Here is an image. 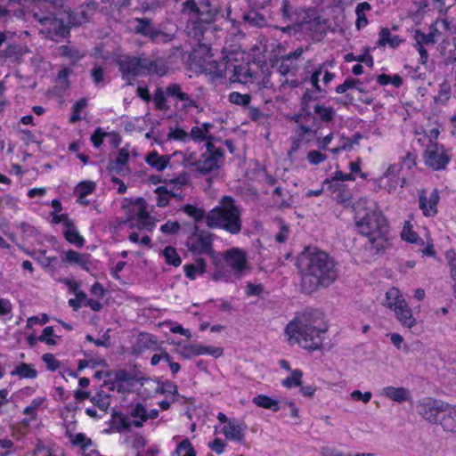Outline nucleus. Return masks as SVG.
<instances>
[{
  "instance_id": "48",
  "label": "nucleus",
  "mask_w": 456,
  "mask_h": 456,
  "mask_svg": "<svg viewBox=\"0 0 456 456\" xmlns=\"http://www.w3.org/2000/svg\"><path fill=\"white\" fill-rule=\"evenodd\" d=\"M231 278V272L225 270L218 264H215V268L211 273V279L215 281H228Z\"/></svg>"
},
{
  "instance_id": "41",
  "label": "nucleus",
  "mask_w": 456,
  "mask_h": 456,
  "mask_svg": "<svg viewBox=\"0 0 456 456\" xmlns=\"http://www.w3.org/2000/svg\"><path fill=\"white\" fill-rule=\"evenodd\" d=\"M131 416L134 418L133 424L135 427H141L148 419V411L142 404H136L132 409Z\"/></svg>"
},
{
  "instance_id": "62",
  "label": "nucleus",
  "mask_w": 456,
  "mask_h": 456,
  "mask_svg": "<svg viewBox=\"0 0 456 456\" xmlns=\"http://www.w3.org/2000/svg\"><path fill=\"white\" fill-rule=\"evenodd\" d=\"M180 229V224L176 221H167L166 224H162L160 227V231L163 233L167 234H175Z\"/></svg>"
},
{
  "instance_id": "43",
  "label": "nucleus",
  "mask_w": 456,
  "mask_h": 456,
  "mask_svg": "<svg viewBox=\"0 0 456 456\" xmlns=\"http://www.w3.org/2000/svg\"><path fill=\"white\" fill-rule=\"evenodd\" d=\"M176 353L185 359H190L199 355L198 344L196 345H182L177 343Z\"/></svg>"
},
{
  "instance_id": "58",
  "label": "nucleus",
  "mask_w": 456,
  "mask_h": 456,
  "mask_svg": "<svg viewBox=\"0 0 456 456\" xmlns=\"http://www.w3.org/2000/svg\"><path fill=\"white\" fill-rule=\"evenodd\" d=\"M264 291V287L260 283L248 282L245 289V293L248 297L260 296Z\"/></svg>"
},
{
  "instance_id": "20",
  "label": "nucleus",
  "mask_w": 456,
  "mask_h": 456,
  "mask_svg": "<svg viewBox=\"0 0 456 456\" xmlns=\"http://www.w3.org/2000/svg\"><path fill=\"white\" fill-rule=\"evenodd\" d=\"M380 395L398 403L410 402L411 400V391L403 387H384L380 391Z\"/></svg>"
},
{
  "instance_id": "38",
  "label": "nucleus",
  "mask_w": 456,
  "mask_h": 456,
  "mask_svg": "<svg viewBox=\"0 0 456 456\" xmlns=\"http://www.w3.org/2000/svg\"><path fill=\"white\" fill-rule=\"evenodd\" d=\"M46 398L45 396H37L34 398L31 403L24 408L23 413L30 417V420L37 419V411L44 405Z\"/></svg>"
},
{
  "instance_id": "27",
  "label": "nucleus",
  "mask_w": 456,
  "mask_h": 456,
  "mask_svg": "<svg viewBox=\"0 0 456 456\" xmlns=\"http://www.w3.org/2000/svg\"><path fill=\"white\" fill-rule=\"evenodd\" d=\"M322 75V81L325 85L329 84L333 78L334 74L328 71L323 70L322 67H319L310 77L309 82L312 86L314 88L315 92H322V89L319 86L320 76Z\"/></svg>"
},
{
  "instance_id": "25",
  "label": "nucleus",
  "mask_w": 456,
  "mask_h": 456,
  "mask_svg": "<svg viewBox=\"0 0 456 456\" xmlns=\"http://www.w3.org/2000/svg\"><path fill=\"white\" fill-rule=\"evenodd\" d=\"M403 42V38H401L397 35H392L388 28H383L380 29L379 34V46L389 45L392 48H396Z\"/></svg>"
},
{
  "instance_id": "59",
  "label": "nucleus",
  "mask_w": 456,
  "mask_h": 456,
  "mask_svg": "<svg viewBox=\"0 0 456 456\" xmlns=\"http://www.w3.org/2000/svg\"><path fill=\"white\" fill-rule=\"evenodd\" d=\"M306 159L312 165H318L326 159V156L319 151L313 150L307 153Z\"/></svg>"
},
{
  "instance_id": "5",
  "label": "nucleus",
  "mask_w": 456,
  "mask_h": 456,
  "mask_svg": "<svg viewBox=\"0 0 456 456\" xmlns=\"http://www.w3.org/2000/svg\"><path fill=\"white\" fill-rule=\"evenodd\" d=\"M382 306L394 313L395 319L408 329H411L417 324V319L412 314V310L406 302L403 293L395 287L388 289L384 297L380 299Z\"/></svg>"
},
{
  "instance_id": "14",
  "label": "nucleus",
  "mask_w": 456,
  "mask_h": 456,
  "mask_svg": "<svg viewBox=\"0 0 456 456\" xmlns=\"http://www.w3.org/2000/svg\"><path fill=\"white\" fill-rule=\"evenodd\" d=\"M223 163V153L220 150L215 149L211 142L207 143V151L195 163L196 169L207 175L220 167Z\"/></svg>"
},
{
  "instance_id": "6",
  "label": "nucleus",
  "mask_w": 456,
  "mask_h": 456,
  "mask_svg": "<svg viewBox=\"0 0 456 456\" xmlns=\"http://www.w3.org/2000/svg\"><path fill=\"white\" fill-rule=\"evenodd\" d=\"M118 63L123 78L128 85L133 84L136 76L146 72L155 73L159 76H163L166 73V68L159 61L153 62L146 59L124 56Z\"/></svg>"
},
{
  "instance_id": "35",
  "label": "nucleus",
  "mask_w": 456,
  "mask_h": 456,
  "mask_svg": "<svg viewBox=\"0 0 456 456\" xmlns=\"http://www.w3.org/2000/svg\"><path fill=\"white\" fill-rule=\"evenodd\" d=\"M253 77L248 65L234 66L233 74L231 77L232 81H237L242 84H247Z\"/></svg>"
},
{
  "instance_id": "33",
  "label": "nucleus",
  "mask_w": 456,
  "mask_h": 456,
  "mask_svg": "<svg viewBox=\"0 0 456 456\" xmlns=\"http://www.w3.org/2000/svg\"><path fill=\"white\" fill-rule=\"evenodd\" d=\"M401 237L404 241H407L409 243H413L417 245H423V240L419 237L417 232L413 230V225L411 223V221H405L402 232Z\"/></svg>"
},
{
  "instance_id": "60",
  "label": "nucleus",
  "mask_w": 456,
  "mask_h": 456,
  "mask_svg": "<svg viewBox=\"0 0 456 456\" xmlns=\"http://www.w3.org/2000/svg\"><path fill=\"white\" fill-rule=\"evenodd\" d=\"M49 322V317L46 314H42L40 316H32L27 320V328L31 329L35 325H44Z\"/></svg>"
},
{
  "instance_id": "11",
  "label": "nucleus",
  "mask_w": 456,
  "mask_h": 456,
  "mask_svg": "<svg viewBox=\"0 0 456 456\" xmlns=\"http://www.w3.org/2000/svg\"><path fill=\"white\" fill-rule=\"evenodd\" d=\"M183 12L200 26V23L212 22L217 13V9L210 6V0H203L200 5L194 0H189L184 3Z\"/></svg>"
},
{
  "instance_id": "32",
  "label": "nucleus",
  "mask_w": 456,
  "mask_h": 456,
  "mask_svg": "<svg viewBox=\"0 0 456 456\" xmlns=\"http://www.w3.org/2000/svg\"><path fill=\"white\" fill-rule=\"evenodd\" d=\"M252 402L260 408L271 410L273 411H278L280 410L277 400L263 394L255 396L252 399Z\"/></svg>"
},
{
  "instance_id": "10",
  "label": "nucleus",
  "mask_w": 456,
  "mask_h": 456,
  "mask_svg": "<svg viewBox=\"0 0 456 456\" xmlns=\"http://www.w3.org/2000/svg\"><path fill=\"white\" fill-rule=\"evenodd\" d=\"M352 174H345L342 171H336L331 178L323 182L326 192L332 196L338 202H346L350 198V191L343 183L345 181H354Z\"/></svg>"
},
{
  "instance_id": "26",
  "label": "nucleus",
  "mask_w": 456,
  "mask_h": 456,
  "mask_svg": "<svg viewBox=\"0 0 456 456\" xmlns=\"http://www.w3.org/2000/svg\"><path fill=\"white\" fill-rule=\"evenodd\" d=\"M183 268L185 275L191 280H195L205 273L207 265L203 258H197L193 264L186 265Z\"/></svg>"
},
{
  "instance_id": "31",
  "label": "nucleus",
  "mask_w": 456,
  "mask_h": 456,
  "mask_svg": "<svg viewBox=\"0 0 456 456\" xmlns=\"http://www.w3.org/2000/svg\"><path fill=\"white\" fill-rule=\"evenodd\" d=\"M64 238L74 246L82 248L85 244V239L80 235L78 231L72 223L70 225L65 228L63 232Z\"/></svg>"
},
{
  "instance_id": "24",
  "label": "nucleus",
  "mask_w": 456,
  "mask_h": 456,
  "mask_svg": "<svg viewBox=\"0 0 456 456\" xmlns=\"http://www.w3.org/2000/svg\"><path fill=\"white\" fill-rule=\"evenodd\" d=\"M169 155H159L156 151L150 152L146 158V163L157 171H163L170 163Z\"/></svg>"
},
{
  "instance_id": "37",
  "label": "nucleus",
  "mask_w": 456,
  "mask_h": 456,
  "mask_svg": "<svg viewBox=\"0 0 456 456\" xmlns=\"http://www.w3.org/2000/svg\"><path fill=\"white\" fill-rule=\"evenodd\" d=\"M314 113L322 122L330 121L335 115V111L332 107L321 103H316L314 106Z\"/></svg>"
},
{
  "instance_id": "40",
  "label": "nucleus",
  "mask_w": 456,
  "mask_h": 456,
  "mask_svg": "<svg viewBox=\"0 0 456 456\" xmlns=\"http://www.w3.org/2000/svg\"><path fill=\"white\" fill-rule=\"evenodd\" d=\"M91 402L94 407H97L99 411L104 414L110 405V396L102 392H99L94 395Z\"/></svg>"
},
{
  "instance_id": "17",
  "label": "nucleus",
  "mask_w": 456,
  "mask_h": 456,
  "mask_svg": "<svg viewBox=\"0 0 456 456\" xmlns=\"http://www.w3.org/2000/svg\"><path fill=\"white\" fill-rule=\"evenodd\" d=\"M246 431L247 426L242 421L235 419L221 428V432L227 440L238 444L244 442Z\"/></svg>"
},
{
  "instance_id": "2",
  "label": "nucleus",
  "mask_w": 456,
  "mask_h": 456,
  "mask_svg": "<svg viewBox=\"0 0 456 456\" xmlns=\"http://www.w3.org/2000/svg\"><path fill=\"white\" fill-rule=\"evenodd\" d=\"M328 324L319 311H305L297 315L285 327L286 340L291 346L314 351L321 348Z\"/></svg>"
},
{
  "instance_id": "51",
  "label": "nucleus",
  "mask_w": 456,
  "mask_h": 456,
  "mask_svg": "<svg viewBox=\"0 0 456 456\" xmlns=\"http://www.w3.org/2000/svg\"><path fill=\"white\" fill-rule=\"evenodd\" d=\"M155 192L158 195L157 205L161 208L167 206L172 196L167 188L164 186L158 187Z\"/></svg>"
},
{
  "instance_id": "29",
  "label": "nucleus",
  "mask_w": 456,
  "mask_h": 456,
  "mask_svg": "<svg viewBox=\"0 0 456 456\" xmlns=\"http://www.w3.org/2000/svg\"><path fill=\"white\" fill-rule=\"evenodd\" d=\"M133 378L125 370H118L114 374V386L119 391H127L133 386Z\"/></svg>"
},
{
  "instance_id": "49",
  "label": "nucleus",
  "mask_w": 456,
  "mask_h": 456,
  "mask_svg": "<svg viewBox=\"0 0 456 456\" xmlns=\"http://www.w3.org/2000/svg\"><path fill=\"white\" fill-rule=\"evenodd\" d=\"M0 318L4 321L12 318V305L9 299L0 298Z\"/></svg>"
},
{
  "instance_id": "3",
  "label": "nucleus",
  "mask_w": 456,
  "mask_h": 456,
  "mask_svg": "<svg viewBox=\"0 0 456 456\" xmlns=\"http://www.w3.org/2000/svg\"><path fill=\"white\" fill-rule=\"evenodd\" d=\"M299 266L302 272V286L312 292L319 287H328L338 277L333 259L324 251L307 248L300 256Z\"/></svg>"
},
{
  "instance_id": "1",
  "label": "nucleus",
  "mask_w": 456,
  "mask_h": 456,
  "mask_svg": "<svg viewBox=\"0 0 456 456\" xmlns=\"http://www.w3.org/2000/svg\"><path fill=\"white\" fill-rule=\"evenodd\" d=\"M354 209L356 228L360 234L368 239L361 259L370 263L390 246L388 222L372 200H360Z\"/></svg>"
},
{
  "instance_id": "56",
  "label": "nucleus",
  "mask_w": 456,
  "mask_h": 456,
  "mask_svg": "<svg viewBox=\"0 0 456 456\" xmlns=\"http://www.w3.org/2000/svg\"><path fill=\"white\" fill-rule=\"evenodd\" d=\"M372 397V394L370 391L362 393L360 390H354L350 394V398L355 402H362L363 403H368Z\"/></svg>"
},
{
  "instance_id": "61",
  "label": "nucleus",
  "mask_w": 456,
  "mask_h": 456,
  "mask_svg": "<svg viewBox=\"0 0 456 456\" xmlns=\"http://www.w3.org/2000/svg\"><path fill=\"white\" fill-rule=\"evenodd\" d=\"M42 360L45 363L47 369L50 370H55L61 365L60 362L52 354H45L42 356Z\"/></svg>"
},
{
  "instance_id": "52",
  "label": "nucleus",
  "mask_w": 456,
  "mask_h": 456,
  "mask_svg": "<svg viewBox=\"0 0 456 456\" xmlns=\"http://www.w3.org/2000/svg\"><path fill=\"white\" fill-rule=\"evenodd\" d=\"M414 40L415 44L419 45L434 44V34H425L417 29L414 32Z\"/></svg>"
},
{
  "instance_id": "30",
  "label": "nucleus",
  "mask_w": 456,
  "mask_h": 456,
  "mask_svg": "<svg viewBox=\"0 0 456 456\" xmlns=\"http://www.w3.org/2000/svg\"><path fill=\"white\" fill-rule=\"evenodd\" d=\"M371 10V6L367 2H362L357 4L355 8L356 21L355 27L358 30L365 28L368 25L366 13Z\"/></svg>"
},
{
  "instance_id": "16",
  "label": "nucleus",
  "mask_w": 456,
  "mask_h": 456,
  "mask_svg": "<svg viewBox=\"0 0 456 456\" xmlns=\"http://www.w3.org/2000/svg\"><path fill=\"white\" fill-rule=\"evenodd\" d=\"M187 247L195 255H211L212 239L208 232H195L189 238Z\"/></svg>"
},
{
  "instance_id": "36",
  "label": "nucleus",
  "mask_w": 456,
  "mask_h": 456,
  "mask_svg": "<svg viewBox=\"0 0 456 456\" xmlns=\"http://www.w3.org/2000/svg\"><path fill=\"white\" fill-rule=\"evenodd\" d=\"M303 371L299 369L291 370L287 378L282 379L281 385L289 389L300 387L302 384Z\"/></svg>"
},
{
  "instance_id": "4",
  "label": "nucleus",
  "mask_w": 456,
  "mask_h": 456,
  "mask_svg": "<svg viewBox=\"0 0 456 456\" xmlns=\"http://www.w3.org/2000/svg\"><path fill=\"white\" fill-rule=\"evenodd\" d=\"M240 213L230 197H224L220 205L206 216V224L212 228H223L231 233H238L241 228Z\"/></svg>"
},
{
  "instance_id": "8",
  "label": "nucleus",
  "mask_w": 456,
  "mask_h": 456,
  "mask_svg": "<svg viewBox=\"0 0 456 456\" xmlns=\"http://www.w3.org/2000/svg\"><path fill=\"white\" fill-rule=\"evenodd\" d=\"M213 54L210 48L206 45H200L193 51L192 60L196 61L201 72L208 74L213 77H223L228 69V61L223 59L217 62L212 60Z\"/></svg>"
},
{
  "instance_id": "57",
  "label": "nucleus",
  "mask_w": 456,
  "mask_h": 456,
  "mask_svg": "<svg viewBox=\"0 0 456 456\" xmlns=\"http://www.w3.org/2000/svg\"><path fill=\"white\" fill-rule=\"evenodd\" d=\"M183 211L196 221H200L205 217V213L201 208H196L192 205H186Z\"/></svg>"
},
{
  "instance_id": "55",
  "label": "nucleus",
  "mask_w": 456,
  "mask_h": 456,
  "mask_svg": "<svg viewBox=\"0 0 456 456\" xmlns=\"http://www.w3.org/2000/svg\"><path fill=\"white\" fill-rule=\"evenodd\" d=\"M167 139L186 142L190 139V135L181 128H171L168 132Z\"/></svg>"
},
{
  "instance_id": "15",
  "label": "nucleus",
  "mask_w": 456,
  "mask_h": 456,
  "mask_svg": "<svg viewBox=\"0 0 456 456\" xmlns=\"http://www.w3.org/2000/svg\"><path fill=\"white\" fill-rule=\"evenodd\" d=\"M425 164L434 170L445 168L450 161L444 147L436 142H429L424 153Z\"/></svg>"
},
{
  "instance_id": "63",
  "label": "nucleus",
  "mask_w": 456,
  "mask_h": 456,
  "mask_svg": "<svg viewBox=\"0 0 456 456\" xmlns=\"http://www.w3.org/2000/svg\"><path fill=\"white\" fill-rule=\"evenodd\" d=\"M445 258L451 269V274L456 276V253L454 250L450 249L445 252Z\"/></svg>"
},
{
  "instance_id": "12",
  "label": "nucleus",
  "mask_w": 456,
  "mask_h": 456,
  "mask_svg": "<svg viewBox=\"0 0 456 456\" xmlns=\"http://www.w3.org/2000/svg\"><path fill=\"white\" fill-rule=\"evenodd\" d=\"M446 403L432 397H425L418 401L416 409L425 420L432 424H439Z\"/></svg>"
},
{
  "instance_id": "13",
  "label": "nucleus",
  "mask_w": 456,
  "mask_h": 456,
  "mask_svg": "<svg viewBox=\"0 0 456 456\" xmlns=\"http://www.w3.org/2000/svg\"><path fill=\"white\" fill-rule=\"evenodd\" d=\"M401 163H386L381 167V174L373 180L378 188L391 192L396 189L401 178Z\"/></svg>"
},
{
  "instance_id": "42",
  "label": "nucleus",
  "mask_w": 456,
  "mask_h": 456,
  "mask_svg": "<svg viewBox=\"0 0 456 456\" xmlns=\"http://www.w3.org/2000/svg\"><path fill=\"white\" fill-rule=\"evenodd\" d=\"M58 338H60V336L55 334L52 326L45 327L39 336V341L48 346H56L58 343Z\"/></svg>"
},
{
  "instance_id": "22",
  "label": "nucleus",
  "mask_w": 456,
  "mask_h": 456,
  "mask_svg": "<svg viewBox=\"0 0 456 456\" xmlns=\"http://www.w3.org/2000/svg\"><path fill=\"white\" fill-rule=\"evenodd\" d=\"M439 424L445 432L456 434V404L446 403Z\"/></svg>"
},
{
  "instance_id": "7",
  "label": "nucleus",
  "mask_w": 456,
  "mask_h": 456,
  "mask_svg": "<svg viewBox=\"0 0 456 456\" xmlns=\"http://www.w3.org/2000/svg\"><path fill=\"white\" fill-rule=\"evenodd\" d=\"M122 208L127 216L128 220L132 222L133 227H137L140 231L151 232L155 225V220L150 216L146 202L139 198L134 200L124 199Z\"/></svg>"
},
{
  "instance_id": "23",
  "label": "nucleus",
  "mask_w": 456,
  "mask_h": 456,
  "mask_svg": "<svg viewBox=\"0 0 456 456\" xmlns=\"http://www.w3.org/2000/svg\"><path fill=\"white\" fill-rule=\"evenodd\" d=\"M96 189V183L89 180L82 181L77 184L74 190V194L77 197V201L80 205H88L89 200L86 197L92 194Z\"/></svg>"
},
{
  "instance_id": "54",
  "label": "nucleus",
  "mask_w": 456,
  "mask_h": 456,
  "mask_svg": "<svg viewBox=\"0 0 456 456\" xmlns=\"http://www.w3.org/2000/svg\"><path fill=\"white\" fill-rule=\"evenodd\" d=\"M229 100L232 103L246 106L250 102V96L248 94H242L238 92H232L229 95Z\"/></svg>"
},
{
  "instance_id": "64",
  "label": "nucleus",
  "mask_w": 456,
  "mask_h": 456,
  "mask_svg": "<svg viewBox=\"0 0 456 456\" xmlns=\"http://www.w3.org/2000/svg\"><path fill=\"white\" fill-rule=\"evenodd\" d=\"M321 456H346V452L334 447L324 446L321 449Z\"/></svg>"
},
{
  "instance_id": "19",
  "label": "nucleus",
  "mask_w": 456,
  "mask_h": 456,
  "mask_svg": "<svg viewBox=\"0 0 456 456\" xmlns=\"http://www.w3.org/2000/svg\"><path fill=\"white\" fill-rule=\"evenodd\" d=\"M62 262L70 265L80 266L83 270L88 273L93 271V264L90 256L86 254L79 253L77 251L69 249L63 253Z\"/></svg>"
},
{
  "instance_id": "50",
  "label": "nucleus",
  "mask_w": 456,
  "mask_h": 456,
  "mask_svg": "<svg viewBox=\"0 0 456 456\" xmlns=\"http://www.w3.org/2000/svg\"><path fill=\"white\" fill-rule=\"evenodd\" d=\"M198 352L199 355L208 354L212 355L216 358L220 357L223 354V348L211 346H203L198 344Z\"/></svg>"
},
{
  "instance_id": "34",
  "label": "nucleus",
  "mask_w": 456,
  "mask_h": 456,
  "mask_svg": "<svg viewBox=\"0 0 456 456\" xmlns=\"http://www.w3.org/2000/svg\"><path fill=\"white\" fill-rule=\"evenodd\" d=\"M213 126L208 123H203L200 126H194L191 130L190 138L194 141H207V143L210 142L211 136L209 135V129Z\"/></svg>"
},
{
  "instance_id": "53",
  "label": "nucleus",
  "mask_w": 456,
  "mask_h": 456,
  "mask_svg": "<svg viewBox=\"0 0 456 456\" xmlns=\"http://www.w3.org/2000/svg\"><path fill=\"white\" fill-rule=\"evenodd\" d=\"M129 240L133 243L139 244L140 246L143 247H150L151 246V238L146 235H141L139 232H133L129 235Z\"/></svg>"
},
{
  "instance_id": "9",
  "label": "nucleus",
  "mask_w": 456,
  "mask_h": 456,
  "mask_svg": "<svg viewBox=\"0 0 456 456\" xmlns=\"http://www.w3.org/2000/svg\"><path fill=\"white\" fill-rule=\"evenodd\" d=\"M223 259L238 279H240L251 269L248 253L243 248L234 247L227 249L223 254Z\"/></svg>"
},
{
  "instance_id": "18",
  "label": "nucleus",
  "mask_w": 456,
  "mask_h": 456,
  "mask_svg": "<svg viewBox=\"0 0 456 456\" xmlns=\"http://www.w3.org/2000/svg\"><path fill=\"white\" fill-rule=\"evenodd\" d=\"M439 200V193L436 189L428 196L426 194V191H420L419 195V208L425 216L431 217L436 215Z\"/></svg>"
},
{
  "instance_id": "47",
  "label": "nucleus",
  "mask_w": 456,
  "mask_h": 456,
  "mask_svg": "<svg viewBox=\"0 0 456 456\" xmlns=\"http://www.w3.org/2000/svg\"><path fill=\"white\" fill-rule=\"evenodd\" d=\"M295 58L289 55L282 58L280 61L279 71L281 75H287L293 72L296 69L297 64L295 63Z\"/></svg>"
},
{
  "instance_id": "39",
  "label": "nucleus",
  "mask_w": 456,
  "mask_h": 456,
  "mask_svg": "<svg viewBox=\"0 0 456 456\" xmlns=\"http://www.w3.org/2000/svg\"><path fill=\"white\" fill-rule=\"evenodd\" d=\"M172 456H196V451L188 438L178 443Z\"/></svg>"
},
{
  "instance_id": "21",
  "label": "nucleus",
  "mask_w": 456,
  "mask_h": 456,
  "mask_svg": "<svg viewBox=\"0 0 456 456\" xmlns=\"http://www.w3.org/2000/svg\"><path fill=\"white\" fill-rule=\"evenodd\" d=\"M166 94L182 102V107L185 110L191 107H196V102L188 94L183 93L181 86L177 84H172L167 87Z\"/></svg>"
},
{
  "instance_id": "45",
  "label": "nucleus",
  "mask_w": 456,
  "mask_h": 456,
  "mask_svg": "<svg viewBox=\"0 0 456 456\" xmlns=\"http://www.w3.org/2000/svg\"><path fill=\"white\" fill-rule=\"evenodd\" d=\"M451 98V86L447 82L440 84L437 94L435 97L436 102L446 104Z\"/></svg>"
},
{
  "instance_id": "44",
  "label": "nucleus",
  "mask_w": 456,
  "mask_h": 456,
  "mask_svg": "<svg viewBox=\"0 0 456 456\" xmlns=\"http://www.w3.org/2000/svg\"><path fill=\"white\" fill-rule=\"evenodd\" d=\"M162 255L165 258L167 264L171 265L173 266H179L182 263L181 257L177 254L176 250L173 247H167L162 252Z\"/></svg>"
},
{
  "instance_id": "28",
  "label": "nucleus",
  "mask_w": 456,
  "mask_h": 456,
  "mask_svg": "<svg viewBox=\"0 0 456 456\" xmlns=\"http://www.w3.org/2000/svg\"><path fill=\"white\" fill-rule=\"evenodd\" d=\"M12 376H16L19 379H34L37 377V371L33 365L21 362L17 364L11 371Z\"/></svg>"
},
{
  "instance_id": "46",
  "label": "nucleus",
  "mask_w": 456,
  "mask_h": 456,
  "mask_svg": "<svg viewBox=\"0 0 456 456\" xmlns=\"http://www.w3.org/2000/svg\"><path fill=\"white\" fill-rule=\"evenodd\" d=\"M354 143H358V139H351L347 137H340L338 144L335 147L330 149V152L332 154H338L339 152L343 151H350L353 149V145Z\"/></svg>"
}]
</instances>
